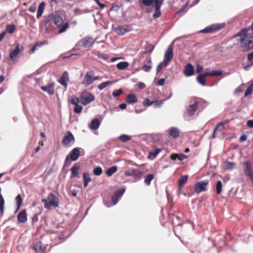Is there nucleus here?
<instances>
[{"label": "nucleus", "mask_w": 253, "mask_h": 253, "mask_svg": "<svg viewBox=\"0 0 253 253\" xmlns=\"http://www.w3.org/2000/svg\"><path fill=\"white\" fill-rule=\"evenodd\" d=\"M164 64H165V62H160L159 65H158L157 66V72L158 73L162 68V67L164 66Z\"/></svg>", "instance_id": "052dcab7"}, {"label": "nucleus", "mask_w": 253, "mask_h": 253, "mask_svg": "<svg viewBox=\"0 0 253 253\" xmlns=\"http://www.w3.org/2000/svg\"><path fill=\"white\" fill-rule=\"evenodd\" d=\"M154 178V175L153 174H148L145 176L144 182L147 185H149L151 184L152 180Z\"/></svg>", "instance_id": "a19ab883"}, {"label": "nucleus", "mask_w": 253, "mask_h": 253, "mask_svg": "<svg viewBox=\"0 0 253 253\" xmlns=\"http://www.w3.org/2000/svg\"><path fill=\"white\" fill-rule=\"evenodd\" d=\"M195 69L191 63H187L184 67L183 74L186 77H190L194 74Z\"/></svg>", "instance_id": "2eb2a0df"}, {"label": "nucleus", "mask_w": 253, "mask_h": 253, "mask_svg": "<svg viewBox=\"0 0 253 253\" xmlns=\"http://www.w3.org/2000/svg\"><path fill=\"white\" fill-rule=\"evenodd\" d=\"M128 63L126 61L119 62L117 64V68L119 70H124L128 66Z\"/></svg>", "instance_id": "79ce46f5"}, {"label": "nucleus", "mask_w": 253, "mask_h": 253, "mask_svg": "<svg viewBox=\"0 0 253 253\" xmlns=\"http://www.w3.org/2000/svg\"><path fill=\"white\" fill-rule=\"evenodd\" d=\"M93 71L87 72L84 77L82 84L86 87L91 84L93 83Z\"/></svg>", "instance_id": "9d476101"}, {"label": "nucleus", "mask_w": 253, "mask_h": 253, "mask_svg": "<svg viewBox=\"0 0 253 253\" xmlns=\"http://www.w3.org/2000/svg\"><path fill=\"white\" fill-rule=\"evenodd\" d=\"M23 49V46L22 45H20L19 44H17L15 48L9 53V58L11 60H14L20 51Z\"/></svg>", "instance_id": "f3484780"}, {"label": "nucleus", "mask_w": 253, "mask_h": 253, "mask_svg": "<svg viewBox=\"0 0 253 253\" xmlns=\"http://www.w3.org/2000/svg\"><path fill=\"white\" fill-rule=\"evenodd\" d=\"M81 103L84 105L86 106L92 102L94 99V96L90 92L84 90L80 94Z\"/></svg>", "instance_id": "39448f33"}, {"label": "nucleus", "mask_w": 253, "mask_h": 253, "mask_svg": "<svg viewBox=\"0 0 253 253\" xmlns=\"http://www.w3.org/2000/svg\"><path fill=\"white\" fill-rule=\"evenodd\" d=\"M34 250L38 253H43L44 248L42 247V242H39L34 245Z\"/></svg>", "instance_id": "c85d7f7f"}, {"label": "nucleus", "mask_w": 253, "mask_h": 253, "mask_svg": "<svg viewBox=\"0 0 253 253\" xmlns=\"http://www.w3.org/2000/svg\"><path fill=\"white\" fill-rule=\"evenodd\" d=\"M180 132L177 127H172L169 130V134L173 138H177L179 135Z\"/></svg>", "instance_id": "b1692460"}, {"label": "nucleus", "mask_w": 253, "mask_h": 253, "mask_svg": "<svg viewBox=\"0 0 253 253\" xmlns=\"http://www.w3.org/2000/svg\"><path fill=\"white\" fill-rule=\"evenodd\" d=\"M164 0H156V3L154 4L155 12L153 17L154 18H159L161 15V7L163 4Z\"/></svg>", "instance_id": "f8f14e48"}, {"label": "nucleus", "mask_w": 253, "mask_h": 253, "mask_svg": "<svg viewBox=\"0 0 253 253\" xmlns=\"http://www.w3.org/2000/svg\"><path fill=\"white\" fill-rule=\"evenodd\" d=\"M80 150H83L79 147L74 148L70 153V159L72 161L77 160L80 155Z\"/></svg>", "instance_id": "dca6fc26"}, {"label": "nucleus", "mask_w": 253, "mask_h": 253, "mask_svg": "<svg viewBox=\"0 0 253 253\" xmlns=\"http://www.w3.org/2000/svg\"><path fill=\"white\" fill-rule=\"evenodd\" d=\"M126 190V187H124L120 189L116 190L114 193L113 196H112L111 199L113 202L112 205H107L105 204V205L107 207H110L112 206L116 205L119 201V199L120 198L125 192Z\"/></svg>", "instance_id": "0eeeda50"}, {"label": "nucleus", "mask_w": 253, "mask_h": 253, "mask_svg": "<svg viewBox=\"0 0 253 253\" xmlns=\"http://www.w3.org/2000/svg\"><path fill=\"white\" fill-rule=\"evenodd\" d=\"M123 92V90L120 88V89H119L118 90L114 91L113 92L112 95H113L114 97H116L119 96Z\"/></svg>", "instance_id": "5fc2aeb1"}, {"label": "nucleus", "mask_w": 253, "mask_h": 253, "mask_svg": "<svg viewBox=\"0 0 253 253\" xmlns=\"http://www.w3.org/2000/svg\"><path fill=\"white\" fill-rule=\"evenodd\" d=\"M116 82V81H106V82H103L101 84H99L97 86V88L100 90H103L105 87H106L109 84H112L113 83H115Z\"/></svg>", "instance_id": "f704fd0d"}, {"label": "nucleus", "mask_w": 253, "mask_h": 253, "mask_svg": "<svg viewBox=\"0 0 253 253\" xmlns=\"http://www.w3.org/2000/svg\"><path fill=\"white\" fill-rule=\"evenodd\" d=\"M117 167L116 166H114L108 169H107L106 171V173L108 176H112L114 173H115L117 170Z\"/></svg>", "instance_id": "c9c22d12"}, {"label": "nucleus", "mask_w": 253, "mask_h": 253, "mask_svg": "<svg viewBox=\"0 0 253 253\" xmlns=\"http://www.w3.org/2000/svg\"><path fill=\"white\" fill-rule=\"evenodd\" d=\"M82 44L80 42H78L77 44L75 45V46L72 49V51H77L81 49V47L82 46Z\"/></svg>", "instance_id": "6e6d98bb"}, {"label": "nucleus", "mask_w": 253, "mask_h": 253, "mask_svg": "<svg viewBox=\"0 0 253 253\" xmlns=\"http://www.w3.org/2000/svg\"><path fill=\"white\" fill-rule=\"evenodd\" d=\"M69 74L67 71H64L61 77L59 79V83L65 86L66 88L67 86V82L69 81Z\"/></svg>", "instance_id": "4be33fe9"}, {"label": "nucleus", "mask_w": 253, "mask_h": 253, "mask_svg": "<svg viewBox=\"0 0 253 253\" xmlns=\"http://www.w3.org/2000/svg\"><path fill=\"white\" fill-rule=\"evenodd\" d=\"M36 8L37 7L36 4H34L30 6V7L29 8V10L31 12H34L36 11Z\"/></svg>", "instance_id": "e2e57ef3"}, {"label": "nucleus", "mask_w": 253, "mask_h": 253, "mask_svg": "<svg viewBox=\"0 0 253 253\" xmlns=\"http://www.w3.org/2000/svg\"><path fill=\"white\" fill-rule=\"evenodd\" d=\"M161 152V149L159 148H157L155 149L154 152H150L149 153V156H153V158H156L157 155L160 153Z\"/></svg>", "instance_id": "3c124183"}, {"label": "nucleus", "mask_w": 253, "mask_h": 253, "mask_svg": "<svg viewBox=\"0 0 253 253\" xmlns=\"http://www.w3.org/2000/svg\"><path fill=\"white\" fill-rule=\"evenodd\" d=\"M70 102L75 105L79 104L80 102L81 103L80 96H79V97L72 96Z\"/></svg>", "instance_id": "a18cd8bd"}, {"label": "nucleus", "mask_w": 253, "mask_h": 253, "mask_svg": "<svg viewBox=\"0 0 253 253\" xmlns=\"http://www.w3.org/2000/svg\"><path fill=\"white\" fill-rule=\"evenodd\" d=\"M155 102H154V108H158V107H160L162 104V101L161 102H160L158 100H156V101H154Z\"/></svg>", "instance_id": "13d9d810"}, {"label": "nucleus", "mask_w": 253, "mask_h": 253, "mask_svg": "<svg viewBox=\"0 0 253 253\" xmlns=\"http://www.w3.org/2000/svg\"><path fill=\"white\" fill-rule=\"evenodd\" d=\"M15 201L16 202L17 209L15 212H16L20 208L22 203V199L20 194H18L16 197Z\"/></svg>", "instance_id": "58836bf2"}, {"label": "nucleus", "mask_w": 253, "mask_h": 253, "mask_svg": "<svg viewBox=\"0 0 253 253\" xmlns=\"http://www.w3.org/2000/svg\"><path fill=\"white\" fill-rule=\"evenodd\" d=\"M42 202L44 203V207L47 210L52 207L57 208L59 204L58 198L53 193H49L47 199H42Z\"/></svg>", "instance_id": "f03ea898"}, {"label": "nucleus", "mask_w": 253, "mask_h": 253, "mask_svg": "<svg viewBox=\"0 0 253 253\" xmlns=\"http://www.w3.org/2000/svg\"><path fill=\"white\" fill-rule=\"evenodd\" d=\"M100 122L99 120L97 119H94L92 120L91 123L89 125V128L91 129L96 130L99 127Z\"/></svg>", "instance_id": "393cba45"}, {"label": "nucleus", "mask_w": 253, "mask_h": 253, "mask_svg": "<svg viewBox=\"0 0 253 253\" xmlns=\"http://www.w3.org/2000/svg\"><path fill=\"white\" fill-rule=\"evenodd\" d=\"M154 46L152 44H149L146 47L147 51L152 52L154 49Z\"/></svg>", "instance_id": "338daca9"}, {"label": "nucleus", "mask_w": 253, "mask_h": 253, "mask_svg": "<svg viewBox=\"0 0 253 253\" xmlns=\"http://www.w3.org/2000/svg\"><path fill=\"white\" fill-rule=\"evenodd\" d=\"M53 23L55 25L59 28L58 34H61L67 30L69 27V24L66 22L63 24V19L59 14H53Z\"/></svg>", "instance_id": "7ed1b4c3"}, {"label": "nucleus", "mask_w": 253, "mask_h": 253, "mask_svg": "<svg viewBox=\"0 0 253 253\" xmlns=\"http://www.w3.org/2000/svg\"><path fill=\"white\" fill-rule=\"evenodd\" d=\"M245 165L246 166V171L253 183V172H252L251 164L249 162H246Z\"/></svg>", "instance_id": "a878e982"}, {"label": "nucleus", "mask_w": 253, "mask_h": 253, "mask_svg": "<svg viewBox=\"0 0 253 253\" xmlns=\"http://www.w3.org/2000/svg\"><path fill=\"white\" fill-rule=\"evenodd\" d=\"M45 5V2L43 1L39 5L37 14V18L38 19L40 18L42 16L44 11Z\"/></svg>", "instance_id": "c756f323"}, {"label": "nucleus", "mask_w": 253, "mask_h": 253, "mask_svg": "<svg viewBox=\"0 0 253 253\" xmlns=\"http://www.w3.org/2000/svg\"><path fill=\"white\" fill-rule=\"evenodd\" d=\"M237 36L240 37L241 48L243 51H248L253 48V32L250 30L244 28L240 31Z\"/></svg>", "instance_id": "f257e3e1"}, {"label": "nucleus", "mask_w": 253, "mask_h": 253, "mask_svg": "<svg viewBox=\"0 0 253 253\" xmlns=\"http://www.w3.org/2000/svg\"><path fill=\"white\" fill-rule=\"evenodd\" d=\"M188 4V2H187L185 4H184L183 6H182L178 11H177L176 14H180L182 13V12L184 11L187 5Z\"/></svg>", "instance_id": "4d7b16f0"}, {"label": "nucleus", "mask_w": 253, "mask_h": 253, "mask_svg": "<svg viewBox=\"0 0 253 253\" xmlns=\"http://www.w3.org/2000/svg\"><path fill=\"white\" fill-rule=\"evenodd\" d=\"M230 121L228 120L223 121L219 123L214 129L212 137H215V134L218 132H221L224 129V126L227 124Z\"/></svg>", "instance_id": "aec40b11"}, {"label": "nucleus", "mask_w": 253, "mask_h": 253, "mask_svg": "<svg viewBox=\"0 0 253 253\" xmlns=\"http://www.w3.org/2000/svg\"><path fill=\"white\" fill-rule=\"evenodd\" d=\"M80 42L82 44V46H83L84 48H89L91 47L93 45L94 43V40L92 38L87 36L83 38L80 41Z\"/></svg>", "instance_id": "ddd939ff"}, {"label": "nucleus", "mask_w": 253, "mask_h": 253, "mask_svg": "<svg viewBox=\"0 0 253 253\" xmlns=\"http://www.w3.org/2000/svg\"><path fill=\"white\" fill-rule=\"evenodd\" d=\"M83 110V107L79 104L75 105L74 111L76 113H80Z\"/></svg>", "instance_id": "864d4df0"}, {"label": "nucleus", "mask_w": 253, "mask_h": 253, "mask_svg": "<svg viewBox=\"0 0 253 253\" xmlns=\"http://www.w3.org/2000/svg\"><path fill=\"white\" fill-rule=\"evenodd\" d=\"M17 219L19 222L25 223L27 221V214L25 210L20 211L17 215Z\"/></svg>", "instance_id": "5701e85b"}, {"label": "nucleus", "mask_w": 253, "mask_h": 253, "mask_svg": "<svg viewBox=\"0 0 253 253\" xmlns=\"http://www.w3.org/2000/svg\"><path fill=\"white\" fill-rule=\"evenodd\" d=\"M94 1L96 2V3L97 4V5L100 6V7L101 8V9H103L104 8V7H106V5L105 4H103V3H101L99 0H94Z\"/></svg>", "instance_id": "0e129e2a"}, {"label": "nucleus", "mask_w": 253, "mask_h": 253, "mask_svg": "<svg viewBox=\"0 0 253 253\" xmlns=\"http://www.w3.org/2000/svg\"><path fill=\"white\" fill-rule=\"evenodd\" d=\"M188 175H185L181 176L178 180V189L181 190V188L186 183Z\"/></svg>", "instance_id": "bb28decb"}, {"label": "nucleus", "mask_w": 253, "mask_h": 253, "mask_svg": "<svg viewBox=\"0 0 253 253\" xmlns=\"http://www.w3.org/2000/svg\"><path fill=\"white\" fill-rule=\"evenodd\" d=\"M173 57V47L171 44L168 47V49L165 52L164 56L165 62L164 67H166L168 64L171 61Z\"/></svg>", "instance_id": "9b49d317"}, {"label": "nucleus", "mask_w": 253, "mask_h": 253, "mask_svg": "<svg viewBox=\"0 0 253 253\" xmlns=\"http://www.w3.org/2000/svg\"><path fill=\"white\" fill-rule=\"evenodd\" d=\"M224 26L225 24L223 23L212 24L207 27V33L218 31L224 28Z\"/></svg>", "instance_id": "4468645a"}, {"label": "nucleus", "mask_w": 253, "mask_h": 253, "mask_svg": "<svg viewBox=\"0 0 253 253\" xmlns=\"http://www.w3.org/2000/svg\"><path fill=\"white\" fill-rule=\"evenodd\" d=\"M170 158L172 160L178 159L179 161H182L186 158V156L182 154L178 155L177 154L174 153L171 154Z\"/></svg>", "instance_id": "7c9ffc66"}, {"label": "nucleus", "mask_w": 253, "mask_h": 253, "mask_svg": "<svg viewBox=\"0 0 253 253\" xmlns=\"http://www.w3.org/2000/svg\"><path fill=\"white\" fill-rule=\"evenodd\" d=\"M195 192L199 193L206 190V181L203 180L196 183L194 186Z\"/></svg>", "instance_id": "6ab92c4d"}, {"label": "nucleus", "mask_w": 253, "mask_h": 253, "mask_svg": "<svg viewBox=\"0 0 253 253\" xmlns=\"http://www.w3.org/2000/svg\"><path fill=\"white\" fill-rule=\"evenodd\" d=\"M247 125L249 127L251 128H253V120H250L248 121Z\"/></svg>", "instance_id": "774afa93"}, {"label": "nucleus", "mask_w": 253, "mask_h": 253, "mask_svg": "<svg viewBox=\"0 0 253 253\" xmlns=\"http://www.w3.org/2000/svg\"><path fill=\"white\" fill-rule=\"evenodd\" d=\"M53 15L52 14L49 15L47 16L44 20H42V23L43 25L45 30L47 31L49 28V27L53 23Z\"/></svg>", "instance_id": "a211bd4d"}, {"label": "nucleus", "mask_w": 253, "mask_h": 253, "mask_svg": "<svg viewBox=\"0 0 253 253\" xmlns=\"http://www.w3.org/2000/svg\"><path fill=\"white\" fill-rule=\"evenodd\" d=\"M201 101V98H195L194 100L190 101V104L187 108V113L188 116L191 117L195 114Z\"/></svg>", "instance_id": "20e7f679"}, {"label": "nucleus", "mask_w": 253, "mask_h": 253, "mask_svg": "<svg viewBox=\"0 0 253 253\" xmlns=\"http://www.w3.org/2000/svg\"><path fill=\"white\" fill-rule=\"evenodd\" d=\"M80 169V166L78 165H75L71 169V176L72 177H76L79 173V170Z\"/></svg>", "instance_id": "473e14b6"}, {"label": "nucleus", "mask_w": 253, "mask_h": 253, "mask_svg": "<svg viewBox=\"0 0 253 253\" xmlns=\"http://www.w3.org/2000/svg\"><path fill=\"white\" fill-rule=\"evenodd\" d=\"M225 166L226 169H233L235 168L236 164L233 162H227L225 163Z\"/></svg>", "instance_id": "09e8293b"}, {"label": "nucleus", "mask_w": 253, "mask_h": 253, "mask_svg": "<svg viewBox=\"0 0 253 253\" xmlns=\"http://www.w3.org/2000/svg\"><path fill=\"white\" fill-rule=\"evenodd\" d=\"M131 137L130 136L126 134H121L119 136V139L122 142L126 143L131 139Z\"/></svg>", "instance_id": "37998d69"}, {"label": "nucleus", "mask_w": 253, "mask_h": 253, "mask_svg": "<svg viewBox=\"0 0 253 253\" xmlns=\"http://www.w3.org/2000/svg\"><path fill=\"white\" fill-rule=\"evenodd\" d=\"M15 30V25L14 24H9L6 26L4 31L6 33L12 34Z\"/></svg>", "instance_id": "ea45409f"}, {"label": "nucleus", "mask_w": 253, "mask_h": 253, "mask_svg": "<svg viewBox=\"0 0 253 253\" xmlns=\"http://www.w3.org/2000/svg\"><path fill=\"white\" fill-rule=\"evenodd\" d=\"M54 83L52 82L46 85L42 86L41 88L43 91L47 92L48 94L52 95L54 93Z\"/></svg>", "instance_id": "412c9836"}, {"label": "nucleus", "mask_w": 253, "mask_h": 253, "mask_svg": "<svg viewBox=\"0 0 253 253\" xmlns=\"http://www.w3.org/2000/svg\"><path fill=\"white\" fill-rule=\"evenodd\" d=\"M70 235V232L68 230L65 229L64 231H62L61 234L59 236L60 239H64L67 238Z\"/></svg>", "instance_id": "c03bdc74"}, {"label": "nucleus", "mask_w": 253, "mask_h": 253, "mask_svg": "<svg viewBox=\"0 0 253 253\" xmlns=\"http://www.w3.org/2000/svg\"><path fill=\"white\" fill-rule=\"evenodd\" d=\"M138 99L134 94H128L126 99V101L130 104L136 103Z\"/></svg>", "instance_id": "cd10ccee"}, {"label": "nucleus", "mask_w": 253, "mask_h": 253, "mask_svg": "<svg viewBox=\"0 0 253 253\" xmlns=\"http://www.w3.org/2000/svg\"><path fill=\"white\" fill-rule=\"evenodd\" d=\"M75 142L74 136L73 134L70 131H67L62 140V144L65 147H70Z\"/></svg>", "instance_id": "423d86ee"}, {"label": "nucleus", "mask_w": 253, "mask_h": 253, "mask_svg": "<svg viewBox=\"0 0 253 253\" xmlns=\"http://www.w3.org/2000/svg\"><path fill=\"white\" fill-rule=\"evenodd\" d=\"M143 174L142 171L134 169H131L126 170L125 172V175L126 176H133L135 181H139L141 179V176Z\"/></svg>", "instance_id": "6e6552de"}, {"label": "nucleus", "mask_w": 253, "mask_h": 253, "mask_svg": "<svg viewBox=\"0 0 253 253\" xmlns=\"http://www.w3.org/2000/svg\"><path fill=\"white\" fill-rule=\"evenodd\" d=\"M222 74L221 70H213L211 72H207V76H219Z\"/></svg>", "instance_id": "4c0bfd02"}, {"label": "nucleus", "mask_w": 253, "mask_h": 253, "mask_svg": "<svg viewBox=\"0 0 253 253\" xmlns=\"http://www.w3.org/2000/svg\"><path fill=\"white\" fill-rule=\"evenodd\" d=\"M197 80L199 83L203 85H206V73L200 75L197 77Z\"/></svg>", "instance_id": "e433bc0d"}, {"label": "nucleus", "mask_w": 253, "mask_h": 253, "mask_svg": "<svg viewBox=\"0 0 253 253\" xmlns=\"http://www.w3.org/2000/svg\"><path fill=\"white\" fill-rule=\"evenodd\" d=\"M103 170L100 167H97L94 169L93 173L96 176H99L102 173Z\"/></svg>", "instance_id": "49530a36"}, {"label": "nucleus", "mask_w": 253, "mask_h": 253, "mask_svg": "<svg viewBox=\"0 0 253 253\" xmlns=\"http://www.w3.org/2000/svg\"><path fill=\"white\" fill-rule=\"evenodd\" d=\"M147 64H144L142 67V69L145 72H149L152 68L151 64L152 61L151 58H148L147 59Z\"/></svg>", "instance_id": "2f4dec72"}, {"label": "nucleus", "mask_w": 253, "mask_h": 253, "mask_svg": "<svg viewBox=\"0 0 253 253\" xmlns=\"http://www.w3.org/2000/svg\"><path fill=\"white\" fill-rule=\"evenodd\" d=\"M221 188H222V182L221 181H218L216 183V192L218 194H219L221 192Z\"/></svg>", "instance_id": "8fccbe9b"}, {"label": "nucleus", "mask_w": 253, "mask_h": 253, "mask_svg": "<svg viewBox=\"0 0 253 253\" xmlns=\"http://www.w3.org/2000/svg\"><path fill=\"white\" fill-rule=\"evenodd\" d=\"M203 67L201 65L198 64L196 66V72L198 74L200 73L203 70Z\"/></svg>", "instance_id": "69168bd1"}, {"label": "nucleus", "mask_w": 253, "mask_h": 253, "mask_svg": "<svg viewBox=\"0 0 253 253\" xmlns=\"http://www.w3.org/2000/svg\"><path fill=\"white\" fill-rule=\"evenodd\" d=\"M132 27L130 25H124L122 26H118L114 28V31L119 35L123 36L126 33L131 31Z\"/></svg>", "instance_id": "1a4fd4ad"}, {"label": "nucleus", "mask_w": 253, "mask_h": 253, "mask_svg": "<svg viewBox=\"0 0 253 253\" xmlns=\"http://www.w3.org/2000/svg\"><path fill=\"white\" fill-rule=\"evenodd\" d=\"M154 102H155L154 101H150L149 99L146 98L144 100V101L143 102V104L144 106H150L153 105L154 104Z\"/></svg>", "instance_id": "603ef678"}, {"label": "nucleus", "mask_w": 253, "mask_h": 253, "mask_svg": "<svg viewBox=\"0 0 253 253\" xmlns=\"http://www.w3.org/2000/svg\"><path fill=\"white\" fill-rule=\"evenodd\" d=\"M252 91L253 90L252 89V88L249 86L247 89L246 90V92H245V95H244V96L245 97H247L249 95H250L252 94Z\"/></svg>", "instance_id": "680f3d73"}, {"label": "nucleus", "mask_w": 253, "mask_h": 253, "mask_svg": "<svg viewBox=\"0 0 253 253\" xmlns=\"http://www.w3.org/2000/svg\"><path fill=\"white\" fill-rule=\"evenodd\" d=\"M136 85L140 89L144 88L146 86L145 84L141 82H138L136 84Z\"/></svg>", "instance_id": "bf43d9fd"}, {"label": "nucleus", "mask_w": 253, "mask_h": 253, "mask_svg": "<svg viewBox=\"0 0 253 253\" xmlns=\"http://www.w3.org/2000/svg\"><path fill=\"white\" fill-rule=\"evenodd\" d=\"M142 3L146 6H150L153 3H156V0H141Z\"/></svg>", "instance_id": "de8ad7c7"}, {"label": "nucleus", "mask_w": 253, "mask_h": 253, "mask_svg": "<svg viewBox=\"0 0 253 253\" xmlns=\"http://www.w3.org/2000/svg\"><path fill=\"white\" fill-rule=\"evenodd\" d=\"M83 176L84 180V186L86 187L87 186L88 183L91 181V179L88 173L84 172Z\"/></svg>", "instance_id": "72a5a7b5"}]
</instances>
